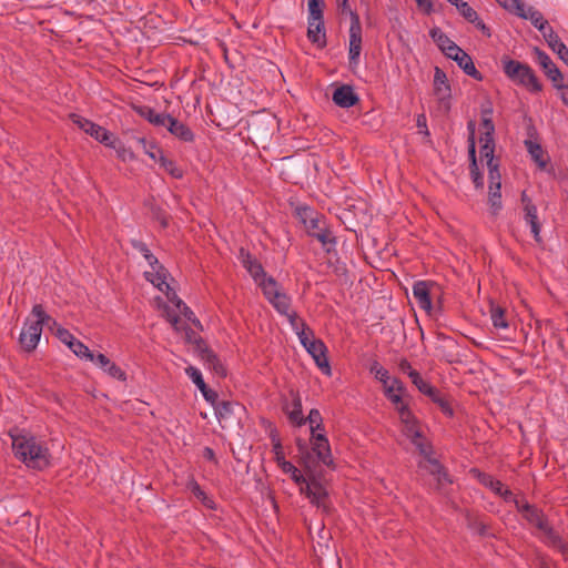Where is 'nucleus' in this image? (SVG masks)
Wrapping results in <instances>:
<instances>
[{
	"instance_id": "f3484780",
	"label": "nucleus",
	"mask_w": 568,
	"mask_h": 568,
	"mask_svg": "<svg viewBox=\"0 0 568 568\" xmlns=\"http://www.w3.org/2000/svg\"><path fill=\"white\" fill-rule=\"evenodd\" d=\"M298 215L310 236H314V233L326 226L324 217L308 207L300 209Z\"/></svg>"
},
{
	"instance_id": "5701e85b",
	"label": "nucleus",
	"mask_w": 568,
	"mask_h": 568,
	"mask_svg": "<svg viewBox=\"0 0 568 568\" xmlns=\"http://www.w3.org/2000/svg\"><path fill=\"white\" fill-rule=\"evenodd\" d=\"M164 128H166L172 135L183 142H192L194 140V134L191 129L171 115L169 116V121Z\"/></svg>"
},
{
	"instance_id": "9d476101",
	"label": "nucleus",
	"mask_w": 568,
	"mask_h": 568,
	"mask_svg": "<svg viewBox=\"0 0 568 568\" xmlns=\"http://www.w3.org/2000/svg\"><path fill=\"white\" fill-rule=\"evenodd\" d=\"M144 258L151 266V271H146L144 273L145 278L160 291L169 290L170 285L166 282L169 273L166 268L159 262L152 252L149 253Z\"/></svg>"
},
{
	"instance_id": "49530a36",
	"label": "nucleus",
	"mask_w": 568,
	"mask_h": 568,
	"mask_svg": "<svg viewBox=\"0 0 568 568\" xmlns=\"http://www.w3.org/2000/svg\"><path fill=\"white\" fill-rule=\"evenodd\" d=\"M499 6H501L508 12L519 17V13L524 12V9L527 4L521 0H503L500 1Z\"/></svg>"
},
{
	"instance_id": "7c9ffc66",
	"label": "nucleus",
	"mask_w": 568,
	"mask_h": 568,
	"mask_svg": "<svg viewBox=\"0 0 568 568\" xmlns=\"http://www.w3.org/2000/svg\"><path fill=\"white\" fill-rule=\"evenodd\" d=\"M454 61L457 62L458 67L460 69H463V71L467 75H469V77H471V78H474L476 80H481L483 79L480 72L476 69V67H475L470 55L467 54L465 51L462 52V54L457 59H455Z\"/></svg>"
},
{
	"instance_id": "5fc2aeb1",
	"label": "nucleus",
	"mask_w": 568,
	"mask_h": 568,
	"mask_svg": "<svg viewBox=\"0 0 568 568\" xmlns=\"http://www.w3.org/2000/svg\"><path fill=\"white\" fill-rule=\"evenodd\" d=\"M362 39L363 38H349V61L351 63H357L362 51Z\"/></svg>"
},
{
	"instance_id": "f257e3e1",
	"label": "nucleus",
	"mask_w": 568,
	"mask_h": 568,
	"mask_svg": "<svg viewBox=\"0 0 568 568\" xmlns=\"http://www.w3.org/2000/svg\"><path fill=\"white\" fill-rule=\"evenodd\" d=\"M12 440V450L20 462L32 469L42 470L50 465V452L47 444L34 435L12 429L9 433Z\"/></svg>"
},
{
	"instance_id": "3c124183",
	"label": "nucleus",
	"mask_w": 568,
	"mask_h": 568,
	"mask_svg": "<svg viewBox=\"0 0 568 568\" xmlns=\"http://www.w3.org/2000/svg\"><path fill=\"white\" fill-rule=\"evenodd\" d=\"M288 417L291 422L297 424L298 426L303 425L305 423V419L303 417L302 413V403L300 398H296L293 400V408L288 413Z\"/></svg>"
},
{
	"instance_id": "c85d7f7f",
	"label": "nucleus",
	"mask_w": 568,
	"mask_h": 568,
	"mask_svg": "<svg viewBox=\"0 0 568 568\" xmlns=\"http://www.w3.org/2000/svg\"><path fill=\"white\" fill-rule=\"evenodd\" d=\"M202 359L207 368L212 369L217 376L223 377L226 375V369L219 357L209 349L202 352Z\"/></svg>"
},
{
	"instance_id": "de8ad7c7",
	"label": "nucleus",
	"mask_w": 568,
	"mask_h": 568,
	"mask_svg": "<svg viewBox=\"0 0 568 568\" xmlns=\"http://www.w3.org/2000/svg\"><path fill=\"white\" fill-rule=\"evenodd\" d=\"M295 334L297 335L300 343L304 348L307 347L310 343L317 339L315 337L314 331L307 324L295 332Z\"/></svg>"
},
{
	"instance_id": "2f4dec72",
	"label": "nucleus",
	"mask_w": 568,
	"mask_h": 568,
	"mask_svg": "<svg viewBox=\"0 0 568 568\" xmlns=\"http://www.w3.org/2000/svg\"><path fill=\"white\" fill-rule=\"evenodd\" d=\"M436 40L442 52L452 60L457 59L464 52L450 38H436Z\"/></svg>"
},
{
	"instance_id": "393cba45",
	"label": "nucleus",
	"mask_w": 568,
	"mask_h": 568,
	"mask_svg": "<svg viewBox=\"0 0 568 568\" xmlns=\"http://www.w3.org/2000/svg\"><path fill=\"white\" fill-rule=\"evenodd\" d=\"M403 390L404 385L398 378H393L390 384L384 387L385 396L392 402L396 410H399L400 406H407L402 397Z\"/></svg>"
},
{
	"instance_id": "bb28decb",
	"label": "nucleus",
	"mask_w": 568,
	"mask_h": 568,
	"mask_svg": "<svg viewBox=\"0 0 568 568\" xmlns=\"http://www.w3.org/2000/svg\"><path fill=\"white\" fill-rule=\"evenodd\" d=\"M459 13L470 23L476 24L477 29L485 32L486 26L483 23V21L478 18L477 12L464 0L456 1V4H454Z\"/></svg>"
},
{
	"instance_id": "4be33fe9",
	"label": "nucleus",
	"mask_w": 568,
	"mask_h": 568,
	"mask_svg": "<svg viewBox=\"0 0 568 568\" xmlns=\"http://www.w3.org/2000/svg\"><path fill=\"white\" fill-rule=\"evenodd\" d=\"M524 219L525 222L530 226L531 234L536 242H541V225L538 220V211L537 206L532 203V201H528L526 207H524Z\"/></svg>"
},
{
	"instance_id": "052dcab7",
	"label": "nucleus",
	"mask_w": 568,
	"mask_h": 568,
	"mask_svg": "<svg viewBox=\"0 0 568 568\" xmlns=\"http://www.w3.org/2000/svg\"><path fill=\"white\" fill-rule=\"evenodd\" d=\"M55 335L68 347L77 339L68 329L61 326H58Z\"/></svg>"
},
{
	"instance_id": "473e14b6",
	"label": "nucleus",
	"mask_w": 568,
	"mask_h": 568,
	"mask_svg": "<svg viewBox=\"0 0 568 568\" xmlns=\"http://www.w3.org/2000/svg\"><path fill=\"white\" fill-rule=\"evenodd\" d=\"M489 315H490V321L495 328H497V329L508 328L509 324L506 320L505 310L501 306L490 303Z\"/></svg>"
},
{
	"instance_id": "1a4fd4ad",
	"label": "nucleus",
	"mask_w": 568,
	"mask_h": 568,
	"mask_svg": "<svg viewBox=\"0 0 568 568\" xmlns=\"http://www.w3.org/2000/svg\"><path fill=\"white\" fill-rule=\"evenodd\" d=\"M437 290V284L432 281H417L413 285V296L416 300V303L428 314L433 308L432 297L435 295V291Z\"/></svg>"
},
{
	"instance_id": "13d9d810",
	"label": "nucleus",
	"mask_w": 568,
	"mask_h": 568,
	"mask_svg": "<svg viewBox=\"0 0 568 568\" xmlns=\"http://www.w3.org/2000/svg\"><path fill=\"white\" fill-rule=\"evenodd\" d=\"M488 203L494 212L498 213L501 210V193L497 191L488 192Z\"/></svg>"
},
{
	"instance_id": "20e7f679",
	"label": "nucleus",
	"mask_w": 568,
	"mask_h": 568,
	"mask_svg": "<svg viewBox=\"0 0 568 568\" xmlns=\"http://www.w3.org/2000/svg\"><path fill=\"white\" fill-rule=\"evenodd\" d=\"M31 315L34 317V321L27 320L19 336L20 345L26 352L36 349L42 334L43 325L52 322V324L57 326V322L44 312L40 304H36L32 307Z\"/></svg>"
},
{
	"instance_id": "603ef678",
	"label": "nucleus",
	"mask_w": 568,
	"mask_h": 568,
	"mask_svg": "<svg viewBox=\"0 0 568 568\" xmlns=\"http://www.w3.org/2000/svg\"><path fill=\"white\" fill-rule=\"evenodd\" d=\"M185 373L200 390L205 389L206 384H205V382L202 377V373L200 372L199 368H196L194 366H189L185 368Z\"/></svg>"
},
{
	"instance_id": "ddd939ff",
	"label": "nucleus",
	"mask_w": 568,
	"mask_h": 568,
	"mask_svg": "<svg viewBox=\"0 0 568 568\" xmlns=\"http://www.w3.org/2000/svg\"><path fill=\"white\" fill-rule=\"evenodd\" d=\"M305 349L312 356L321 372L327 376H331L332 369L328 362L327 347L325 343L318 338L310 343Z\"/></svg>"
},
{
	"instance_id": "f8f14e48",
	"label": "nucleus",
	"mask_w": 568,
	"mask_h": 568,
	"mask_svg": "<svg viewBox=\"0 0 568 568\" xmlns=\"http://www.w3.org/2000/svg\"><path fill=\"white\" fill-rule=\"evenodd\" d=\"M433 90L438 102L448 109L452 98V89L446 73L439 67H435L434 70Z\"/></svg>"
},
{
	"instance_id": "412c9836",
	"label": "nucleus",
	"mask_w": 568,
	"mask_h": 568,
	"mask_svg": "<svg viewBox=\"0 0 568 568\" xmlns=\"http://www.w3.org/2000/svg\"><path fill=\"white\" fill-rule=\"evenodd\" d=\"M333 102L339 108L348 109L358 102V95L349 85H342L333 93Z\"/></svg>"
},
{
	"instance_id": "9b49d317",
	"label": "nucleus",
	"mask_w": 568,
	"mask_h": 568,
	"mask_svg": "<svg viewBox=\"0 0 568 568\" xmlns=\"http://www.w3.org/2000/svg\"><path fill=\"white\" fill-rule=\"evenodd\" d=\"M534 54L535 61L540 65L545 74L552 82L554 87L558 89L562 88V74L549 55L538 48L534 49Z\"/></svg>"
},
{
	"instance_id": "cd10ccee",
	"label": "nucleus",
	"mask_w": 568,
	"mask_h": 568,
	"mask_svg": "<svg viewBox=\"0 0 568 568\" xmlns=\"http://www.w3.org/2000/svg\"><path fill=\"white\" fill-rule=\"evenodd\" d=\"M427 465H420V467L426 468L437 480L438 484H444L449 481L448 475L443 467V465L435 458H432V452L428 456H425Z\"/></svg>"
},
{
	"instance_id": "a211bd4d",
	"label": "nucleus",
	"mask_w": 568,
	"mask_h": 568,
	"mask_svg": "<svg viewBox=\"0 0 568 568\" xmlns=\"http://www.w3.org/2000/svg\"><path fill=\"white\" fill-rule=\"evenodd\" d=\"M519 18L525 20H529L531 24L537 28L542 36H551L552 30L549 27L548 21L544 18V16L530 6H526L523 13H519Z\"/></svg>"
},
{
	"instance_id": "e433bc0d",
	"label": "nucleus",
	"mask_w": 568,
	"mask_h": 568,
	"mask_svg": "<svg viewBox=\"0 0 568 568\" xmlns=\"http://www.w3.org/2000/svg\"><path fill=\"white\" fill-rule=\"evenodd\" d=\"M435 404H437L440 410L448 417L454 415V410L448 398L443 395L436 387L434 388V395H427Z\"/></svg>"
},
{
	"instance_id": "6e6552de",
	"label": "nucleus",
	"mask_w": 568,
	"mask_h": 568,
	"mask_svg": "<svg viewBox=\"0 0 568 568\" xmlns=\"http://www.w3.org/2000/svg\"><path fill=\"white\" fill-rule=\"evenodd\" d=\"M70 119L73 124H75L80 130L95 139L98 142L104 144L105 146L106 144L110 143V140L113 136V134L105 128L75 113L70 114Z\"/></svg>"
},
{
	"instance_id": "4468645a",
	"label": "nucleus",
	"mask_w": 568,
	"mask_h": 568,
	"mask_svg": "<svg viewBox=\"0 0 568 568\" xmlns=\"http://www.w3.org/2000/svg\"><path fill=\"white\" fill-rule=\"evenodd\" d=\"M324 0H307L308 28L307 36H317L324 30L323 22Z\"/></svg>"
},
{
	"instance_id": "a878e982",
	"label": "nucleus",
	"mask_w": 568,
	"mask_h": 568,
	"mask_svg": "<svg viewBox=\"0 0 568 568\" xmlns=\"http://www.w3.org/2000/svg\"><path fill=\"white\" fill-rule=\"evenodd\" d=\"M341 7V14L349 21V36H361L362 28L358 16L352 11L348 0H337Z\"/></svg>"
},
{
	"instance_id": "6ab92c4d",
	"label": "nucleus",
	"mask_w": 568,
	"mask_h": 568,
	"mask_svg": "<svg viewBox=\"0 0 568 568\" xmlns=\"http://www.w3.org/2000/svg\"><path fill=\"white\" fill-rule=\"evenodd\" d=\"M91 362H93L97 366H99L104 373H106L112 378H115L118 381L126 379L125 372L115 363L111 362L104 354H94V358Z\"/></svg>"
},
{
	"instance_id": "a19ab883",
	"label": "nucleus",
	"mask_w": 568,
	"mask_h": 568,
	"mask_svg": "<svg viewBox=\"0 0 568 568\" xmlns=\"http://www.w3.org/2000/svg\"><path fill=\"white\" fill-rule=\"evenodd\" d=\"M369 372L375 376L377 381L383 384L384 387L390 384L392 379L389 377L388 371L384 368L377 361L371 364Z\"/></svg>"
},
{
	"instance_id": "f704fd0d",
	"label": "nucleus",
	"mask_w": 568,
	"mask_h": 568,
	"mask_svg": "<svg viewBox=\"0 0 568 568\" xmlns=\"http://www.w3.org/2000/svg\"><path fill=\"white\" fill-rule=\"evenodd\" d=\"M525 144L531 159L538 164L540 169H545L547 166V159L545 158L541 145L532 141H526Z\"/></svg>"
},
{
	"instance_id": "39448f33",
	"label": "nucleus",
	"mask_w": 568,
	"mask_h": 568,
	"mask_svg": "<svg viewBox=\"0 0 568 568\" xmlns=\"http://www.w3.org/2000/svg\"><path fill=\"white\" fill-rule=\"evenodd\" d=\"M503 70L513 82L527 88L531 92L541 91V83L528 64L511 59H504Z\"/></svg>"
},
{
	"instance_id": "e2e57ef3",
	"label": "nucleus",
	"mask_w": 568,
	"mask_h": 568,
	"mask_svg": "<svg viewBox=\"0 0 568 568\" xmlns=\"http://www.w3.org/2000/svg\"><path fill=\"white\" fill-rule=\"evenodd\" d=\"M469 145H468V153L470 163H477L476 161V145H475V138H474V130L471 131V134L469 136Z\"/></svg>"
},
{
	"instance_id": "338daca9",
	"label": "nucleus",
	"mask_w": 568,
	"mask_h": 568,
	"mask_svg": "<svg viewBox=\"0 0 568 568\" xmlns=\"http://www.w3.org/2000/svg\"><path fill=\"white\" fill-rule=\"evenodd\" d=\"M485 161H486L488 172H491V173L499 172V162L497 159H495V156L486 159Z\"/></svg>"
},
{
	"instance_id": "bf43d9fd",
	"label": "nucleus",
	"mask_w": 568,
	"mask_h": 568,
	"mask_svg": "<svg viewBox=\"0 0 568 568\" xmlns=\"http://www.w3.org/2000/svg\"><path fill=\"white\" fill-rule=\"evenodd\" d=\"M470 176L473 180V183L475 184L476 189H483L484 187V176L479 172L477 163H470Z\"/></svg>"
},
{
	"instance_id": "2eb2a0df",
	"label": "nucleus",
	"mask_w": 568,
	"mask_h": 568,
	"mask_svg": "<svg viewBox=\"0 0 568 568\" xmlns=\"http://www.w3.org/2000/svg\"><path fill=\"white\" fill-rule=\"evenodd\" d=\"M301 494H304L312 504L321 507L325 504L327 491L316 479L306 480L300 486Z\"/></svg>"
},
{
	"instance_id": "58836bf2",
	"label": "nucleus",
	"mask_w": 568,
	"mask_h": 568,
	"mask_svg": "<svg viewBox=\"0 0 568 568\" xmlns=\"http://www.w3.org/2000/svg\"><path fill=\"white\" fill-rule=\"evenodd\" d=\"M235 404L229 400H221L215 405V415L221 423L233 415Z\"/></svg>"
},
{
	"instance_id": "6e6d98bb",
	"label": "nucleus",
	"mask_w": 568,
	"mask_h": 568,
	"mask_svg": "<svg viewBox=\"0 0 568 568\" xmlns=\"http://www.w3.org/2000/svg\"><path fill=\"white\" fill-rule=\"evenodd\" d=\"M272 443H273L272 452L274 454V459H275L277 466H280L282 463L286 462L285 456H284L283 446L281 444V440L275 435L272 436Z\"/></svg>"
},
{
	"instance_id": "ea45409f",
	"label": "nucleus",
	"mask_w": 568,
	"mask_h": 568,
	"mask_svg": "<svg viewBox=\"0 0 568 568\" xmlns=\"http://www.w3.org/2000/svg\"><path fill=\"white\" fill-rule=\"evenodd\" d=\"M159 164L166 171L172 178L181 179L183 176L182 170L175 164L174 161L168 159L164 154H160Z\"/></svg>"
},
{
	"instance_id": "0eeeda50",
	"label": "nucleus",
	"mask_w": 568,
	"mask_h": 568,
	"mask_svg": "<svg viewBox=\"0 0 568 568\" xmlns=\"http://www.w3.org/2000/svg\"><path fill=\"white\" fill-rule=\"evenodd\" d=\"M260 287L262 288L265 298L272 304L277 313L285 315L292 311L291 296L280 288L277 282L273 277H268L266 281L260 282Z\"/></svg>"
},
{
	"instance_id": "aec40b11",
	"label": "nucleus",
	"mask_w": 568,
	"mask_h": 568,
	"mask_svg": "<svg viewBox=\"0 0 568 568\" xmlns=\"http://www.w3.org/2000/svg\"><path fill=\"white\" fill-rule=\"evenodd\" d=\"M242 256V265L250 273L255 283L260 285V282L266 281L264 268L262 264L253 257L250 253H244V250H241Z\"/></svg>"
},
{
	"instance_id": "4c0bfd02",
	"label": "nucleus",
	"mask_w": 568,
	"mask_h": 568,
	"mask_svg": "<svg viewBox=\"0 0 568 568\" xmlns=\"http://www.w3.org/2000/svg\"><path fill=\"white\" fill-rule=\"evenodd\" d=\"M323 247L329 252L336 245V240L333 236V233L327 229V226L320 230V232L314 233V236Z\"/></svg>"
},
{
	"instance_id": "dca6fc26",
	"label": "nucleus",
	"mask_w": 568,
	"mask_h": 568,
	"mask_svg": "<svg viewBox=\"0 0 568 568\" xmlns=\"http://www.w3.org/2000/svg\"><path fill=\"white\" fill-rule=\"evenodd\" d=\"M312 450L316 455L317 459L326 465H333V458L331 453V446L328 439L323 434H313L311 436Z\"/></svg>"
},
{
	"instance_id": "c9c22d12",
	"label": "nucleus",
	"mask_w": 568,
	"mask_h": 568,
	"mask_svg": "<svg viewBox=\"0 0 568 568\" xmlns=\"http://www.w3.org/2000/svg\"><path fill=\"white\" fill-rule=\"evenodd\" d=\"M408 377L412 383L417 387V389L424 395H434V386H432L427 381H425L417 371L408 372Z\"/></svg>"
},
{
	"instance_id": "c756f323",
	"label": "nucleus",
	"mask_w": 568,
	"mask_h": 568,
	"mask_svg": "<svg viewBox=\"0 0 568 568\" xmlns=\"http://www.w3.org/2000/svg\"><path fill=\"white\" fill-rule=\"evenodd\" d=\"M106 146L112 148L116 152V156L122 162H132L135 160V154L133 150L126 145H124L120 140L114 139L113 136L110 140V143Z\"/></svg>"
},
{
	"instance_id": "37998d69",
	"label": "nucleus",
	"mask_w": 568,
	"mask_h": 568,
	"mask_svg": "<svg viewBox=\"0 0 568 568\" xmlns=\"http://www.w3.org/2000/svg\"><path fill=\"white\" fill-rule=\"evenodd\" d=\"M548 44L554 52L568 65V48L560 38H548Z\"/></svg>"
},
{
	"instance_id": "774afa93",
	"label": "nucleus",
	"mask_w": 568,
	"mask_h": 568,
	"mask_svg": "<svg viewBox=\"0 0 568 568\" xmlns=\"http://www.w3.org/2000/svg\"><path fill=\"white\" fill-rule=\"evenodd\" d=\"M485 161H486L488 172H491V173L499 172V162L497 159H495V156L486 159Z\"/></svg>"
},
{
	"instance_id": "0e129e2a",
	"label": "nucleus",
	"mask_w": 568,
	"mask_h": 568,
	"mask_svg": "<svg viewBox=\"0 0 568 568\" xmlns=\"http://www.w3.org/2000/svg\"><path fill=\"white\" fill-rule=\"evenodd\" d=\"M131 244H132L133 248H135L138 252H140L143 255V257H145L149 253H151V251L149 250L146 244L141 241L132 240Z\"/></svg>"
},
{
	"instance_id": "680f3d73",
	"label": "nucleus",
	"mask_w": 568,
	"mask_h": 568,
	"mask_svg": "<svg viewBox=\"0 0 568 568\" xmlns=\"http://www.w3.org/2000/svg\"><path fill=\"white\" fill-rule=\"evenodd\" d=\"M189 488L191 489V491L200 499L202 500H206L207 497L205 495V493L203 491V489L200 487V485L195 481V480H191L189 483Z\"/></svg>"
},
{
	"instance_id": "4d7b16f0",
	"label": "nucleus",
	"mask_w": 568,
	"mask_h": 568,
	"mask_svg": "<svg viewBox=\"0 0 568 568\" xmlns=\"http://www.w3.org/2000/svg\"><path fill=\"white\" fill-rule=\"evenodd\" d=\"M284 316H286L290 326L294 331V333L304 327V325H306V322L300 318L295 311H291L288 312V314H285Z\"/></svg>"
},
{
	"instance_id": "c03bdc74",
	"label": "nucleus",
	"mask_w": 568,
	"mask_h": 568,
	"mask_svg": "<svg viewBox=\"0 0 568 568\" xmlns=\"http://www.w3.org/2000/svg\"><path fill=\"white\" fill-rule=\"evenodd\" d=\"M69 348L80 358L92 361L94 358V353H92L87 345H84L81 341L75 339Z\"/></svg>"
},
{
	"instance_id": "b1692460",
	"label": "nucleus",
	"mask_w": 568,
	"mask_h": 568,
	"mask_svg": "<svg viewBox=\"0 0 568 568\" xmlns=\"http://www.w3.org/2000/svg\"><path fill=\"white\" fill-rule=\"evenodd\" d=\"M477 478L480 484L491 489L495 494L503 496L506 500L513 497V493L505 488L503 483L495 479L491 475L477 471Z\"/></svg>"
},
{
	"instance_id": "f03ea898",
	"label": "nucleus",
	"mask_w": 568,
	"mask_h": 568,
	"mask_svg": "<svg viewBox=\"0 0 568 568\" xmlns=\"http://www.w3.org/2000/svg\"><path fill=\"white\" fill-rule=\"evenodd\" d=\"M165 293L169 302L172 304L163 306V315L172 325L176 333H181L187 343H197L200 336L185 324V321L192 323L196 328L202 329V324L195 316L194 312L176 295V293L169 286V290L162 291Z\"/></svg>"
},
{
	"instance_id": "09e8293b",
	"label": "nucleus",
	"mask_w": 568,
	"mask_h": 568,
	"mask_svg": "<svg viewBox=\"0 0 568 568\" xmlns=\"http://www.w3.org/2000/svg\"><path fill=\"white\" fill-rule=\"evenodd\" d=\"M139 143L142 145L144 152L155 162L159 163L160 154H163V151L158 148L155 144L148 143L144 138L138 139Z\"/></svg>"
},
{
	"instance_id": "79ce46f5",
	"label": "nucleus",
	"mask_w": 568,
	"mask_h": 568,
	"mask_svg": "<svg viewBox=\"0 0 568 568\" xmlns=\"http://www.w3.org/2000/svg\"><path fill=\"white\" fill-rule=\"evenodd\" d=\"M278 467L284 474L290 475L293 481L298 486L305 483V478L303 477L301 471L291 462L286 460L282 463Z\"/></svg>"
},
{
	"instance_id": "a18cd8bd",
	"label": "nucleus",
	"mask_w": 568,
	"mask_h": 568,
	"mask_svg": "<svg viewBox=\"0 0 568 568\" xmlns=\"http://www.w3.org/2000/svg\"><path fill=\"white\" fill-rule=\"evenodd\" d=\"M479 143H480L481 160H486V159L495 156L494 155V151H495L494 138L480 136Z\"/></svg>"
},
{
	"instance_id": "864d4df0",
	"label": "nucleus",
	"mask_w": 568,
	"mask_h": 568,
	"mask_svg": "<svg viewBox=\"0 0 568 568\" xmlns=\"http://www.w3.org/2000/svg\"><path fill=\"white\" fill-rule=\"evenodd\" d=\"M305 420H307L310 423L312 435L316 434V430L322 428L323 418H322L320 410L316 408L311 409V412Z\"/></svg>"
},
{
	"instance_id": "7ed1b4c3",
	"label": "nucleus",
	"mask_w": 568,
	"mask_h": 568,
	"mask_svg": "<svg viewBox=\"0 0 568 568\" xmlns=\"http://www.w3.org/2000/svg\"><path fill=\"white\" fill-rule=\"evenodd\" d=\"M516 506L523 517L542 535L545 541L555 548L564 549L561 538L552 530L544 513L527 501L516 500Z\"/></svg>"
},
{
	"instance_id": "8fccbe9b",
	"label": "nucleus",
	"mask_w": 568,
	"mask_h": 568,
	"mask_svg": "<svg viewBox=\"0 0 568 568\" xmlns=\"http://www.w3.org/2000/svg\"><path fill=\"white\" fill-rule=\"evenodd\" d=\"M491 110H484L483 111V119H481V128L484 130L481 136L493 138L495 132V125L493 123V120L490 118Z\"/></svg>"
},
{
	"instance_id": "72a5a7b5",
	"label": "nucleus",
	"mask_w": 568,
	"mask_h": 568,
	"mask_svg": "<svg viewBox=\"0 0 568 568\" xmlns=\"http://www.w3.org/2000/svg\"><path fill=\"white\" fill-rule=\"evenodd\" d=\"M141 115L144 116L150 123L155 126H165L169 121L170 114L159 113L151 108H143L141 110Z\"/></svg>"
},
{
	"instance_id": "423d86ee",
	"label": "nucleus",
	"mask_w": 568,
	"mask_h": 568,
	"mask_svg": "<svg viewBox=\"0 0 568 568\" xmlns=\"http://www.w3.org/2000/svg\"><path fill=\"white\" fill-rule=\"evenodd\" d=\"M397 413L403 424L404 435L410 439L413 445H415L423 456H428L430 453V446L423 438L418 419L413 414L408 405L400 406Z\"/></svg>"
},
{
	"instance_id": "69168bd1",
	"label": "nucleus",
	"mask_w": 568,
	"mask_h": 568,
	"mask_svg": "<svg viewBox=\"0 0 568 568\" xmlns=\"http://www.w3.org/2000/svg\"><path fill=\"white\" fill-rule=\"evenodd\" d=\"M417 126L420 129V133H423L425 136L429 135V131L427 128V120L425 114H419L416 120Z\"/></svg>"
}]
</instances>
